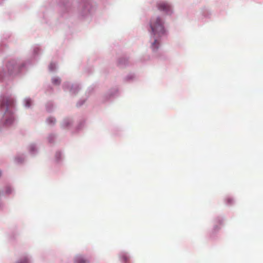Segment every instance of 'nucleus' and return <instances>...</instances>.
Segmentation results:
<instances>
[{
    "instance_id": "f257e3e1",
    "label": "nucleus",
    "mask_w": 263,
    "mask_h": 263,
    "mask_svg": "<svg viewBox=\"0 0 263 263\" xmlns=\"http://www.w3.org/2000/svg\"><path fill=\"white\" fill-rule=\"evenodd\" d=\"M150 27L152 35H154L155 40L154 42L152 44V49L153 50H156L158 49V45L159 44L156 37L161 36L165 32L163 22L160 17L153 18L150 22Z\"/></svg>"
},
{
    "instance_id": "f03ea898",
    "label": "nucleus",
    "mask_w": 263,
    "mask_h": 263,
    "mask_svg": "<svg viewBox=\"0 0 263 263\" xmlns=\"http://www.w3.org/2000/svg\"><path fill=\"white\" fill-rule=\"evenodd\" d=\"M13 103L14 101L12 98L9 97L4 98L1 105V110L6 112L9 107L13 106Z\"/></svg>"
},
{
    "instance_id": "7ed1b4c3",
    "label": "nucleus",
    "mask_w": 263,
    "mask_h": 263,
    "mask_svg": "<svg viewBox=\"0 0 263 263\" xmlns=\"http://www.w3.org/2000/svg\"><path fill=\"white\" fill-rule=\"evenodd\" d=\"M158 8L160 11H164L166 13H169L171 11V6L165 2H161L158 4Z\"/></svg>"
},
{
    "instance_id": "20e7f679",
    "label": "nucleus",
    "mask_w": 263,
    "mask_h": 263,
    "mask_svg": "<svg viewBox=\"0 0 263 263\" xmlns=\"http://www.w3.org/2000/svg\"><path fill=\"white\" fill-rule=\"evenodd\" d=\"M88 259L85 258L82 255H78L74 259V263H88Z\"/></svg>"
},
{
    "instance_id": "39448f33",
    "label": "nucleus",
    "mask_w": 263,
    "mask_h": 263,
    "mask_svg": "<svg viewBox=\"0 0 263 263\" xmlns=\"http://www.w3.org/2000/svg\"><path fill=\"white\" fill-rule=\"evenodd\" d=\"M52 81L53 84H54L55 85H59L61 82L60 80L58 78H53L52 80Z\"/></svg>"
},
{
    "instance_id": "423d86ee",
    "label": "nucleus",
    "mask_w": 263,
    "mask_h": 263,
    "mask_svg": "<svg viewBox=\"0 0 263 263\" xmlns=\"http://www.w3.org/2000/svg\"><path fill=\"white\" fill-rule=\"evenodd\" d=\"M55 119L52 117H50V118H48V119H47V122L50 125L53 124L55 123Z\"/></svg>"
},
{
    "instance_id": "0eeeda50",
    "label": "nucleus",
    "mask_w": 263,
    "mask_h": 263,
    "mask_svg": "<svg viewBox=\"0 0 263 263\" xmlns=\"http://www.w3.org/2000/svg\"><path fill=\"white\" fill-rule=\"evenodd\" d=\"M17 263H28V259L27 258L24 257V258L21 259Z\"/></svg>"
},
{
    "instance_id": "6e6552de",
    "label": "nucleus",
    "mask_w": 263,
    "mask_h": 263,
    "mask_svg": "<svg viewBox=\"0 0 263 263\" xmlns=\"http://www.w3.org/2000/svg\"><path fill=\"white\" fill-rule=\"evenodd\" d=\"M31 100L29 99H27L26 100V106L27 107H29L31 105Z\"/></svg>"
},
{
    "instance_id": "1a4fd4ad",
    "label": "nucleus",
    "mask_w": 263,
    "mask_h": 263,
    "mask_svg": "<svg viewBox=\"0 0 263 263\" xmlns=\"http://www.w3.org/2000/svg\"><path fill=\"white\" fill-rule=\"evenodd\" d=\"M122 258H123V259H124L125 260V263L127 262V261L128 259V256L126 255H125V254L123 255L122 256Z\"/></svg>"
},
{
    "instance_id": "9d476101",
    "label": "nucleus",
    "mask_w": 263,
    "mask_h": 263,
    "mask_svg": "<svg viewBox=\"0 0 263 263\" xmlns=\"http://www.w3.org/2000/svg\"><path fill=\"white\" fill-rule=\"evenodd\" d=\"M49 68L51 70H53L54 68V65L53 64H51L49 66Z\"/></svg>"
},
{
    "instance_id": "9b49d317",
    "label": "nucleus",
    "mask_w": 263,
    "mask_h": 263,
    "mask_svg": "<svg viewBox=\"0 0 263 263\" xmlns=\"http://www.w3.org/2000/svg\"><path fill=\"white\" fill-rule=\"evenodd\" d=\"M12 119H10V121L8 120V121H6V123L7 124H10L12 122Z\"/></svg>"
},
{
    "instance_id": "f8f14e48",
    "label": "nucleus",
    "mask_w": 263,
    "mask_h": 263,
    "mask_svg": "<svg viewBox=\"0 0 263 263\" xmlns=\"http://www.w3.org/2000/svg\"><path fill=\"white\" fill-rule=\"evenodd\" d=\"M1 174H2V173H1V172L0 171V176H1Z\"/></svg>"
}]
</instances>
